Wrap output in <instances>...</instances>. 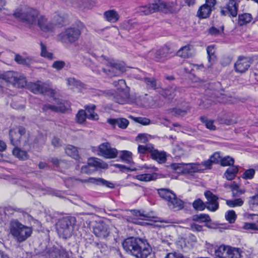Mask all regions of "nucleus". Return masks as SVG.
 Listing matches in <instances>:
<instances>
[{"label":"nucleus","instance_id":"52","mask_svg":"<svg viewBox=\"0 0 258 258\" xmlns=\"http://www.w3.org/2000/svg\"><path fill=\"white\" fill-rule=\"evenodd\" d=\"M229 258H241V252L238 248L230 247Z\"/></svg>","mask_w":258,"mask_h":258},{"label":"nucleus","instance_id":"31","mask_svg":"<svg viewBox=\"0 0 258 258\" xmlns=\"http://www.w3.org/2000/svg\"><path fill=\"white\" fill-rule=\"evenodd\" d=\"M133 178L141 181L148 182L156 179L155 174L144 173L133 176Z\"/></svg>","mask_w":258,"mask_h":258},{"label":"nucleus","instance_id":"13","mask_svg":"<svg viewBox=\"0 0 258 258\" xmlns=\"http://www.w3.org/2000/svg\"><path fill=\"white\" fill-rule=\"evenodd\" d=\"M152 248L146 240L141 239L134 255L136 258H147L151 253Z\"/></svg>","mask_w":258,"mask_h":258},{"label":"nucleus","instance_id":"9","mask_svg":"<svg viewBox=\"0 0 258 258\" xmlns=\"http://www.w3.org/2000/svg\"><path fill=\"white\" fill-rule=\"evenodd\" d=\"M83 25L78 22L66 30V40L73 42L77 40L81 35Z\"/></svg>","mask_w":258,"mask_h":258},{"label":"nucleus","instance_id":"55","mask_svg":"<svg viewBox=\"0 0 258 258\" xmlns=\"http://www.w3.org/2000/svg\"><path fill=\"white\" fill-rule=\"evenodd\" d=\"M243 228L245 230L257 231L258 230L257 225L253 223H245Z\"/></svg>","mask_w":258,"mask_h":258},{"label":"nucleus","instance_id":"56","mask_svg":"<svg viewBox=\"0 0 258 258\" xmlns=\"http://www.w3.org/2000/svg\"><path fill=\"white\" fill-rule=\"evenodd\" d=\"M223 31V27H221L219 29L216 28L214 27H212L209 30V33L213 36H217L221 33H222Z\"/></svg>","mask_w":258,"mask_h":258},{"label":"nucleus","instance_id":"38","mask_svg":"<svg viewBox=\"0 0 258 258\" xmlns=\"http://www.w3.org/2000/svg\"><path fill=\"white\" fill-rule=\"evenodd\" d=\"M75 223L76 218L74 217H66V229H68L70 232H72L74 230Z\"/></svg>","mask_w":258,"mask_h":258},{"label":"nucleus","instance_id":"10","mask_svg":"<svg viewBox=\"0 0 258 258\" xmlns=\"http://www.w3.org/2000/svg\"><path fill=\"white\" fill-rule=\"evenodd\" d=\"M28 89L34 94H44L48 93L50 96L55 99L54 91L51 89L45 87L43 83L40 81L36 82H30L28 84Z\"/></svg>","mask_w":258,"mask_h":258},{"label":"nucleus","instance_id":"1","mask_svg":"<svg viewBox=\"0 0 258 258\" xmlns=\"http://www.w3.org/2000/svg\"><path fill=\"white\" fill-rule=\"evenodd\" d=\"M9 233L18 242L21 243L32 233V228L21 223L18 219H12L9 222Z\"/></svg>","mask_w":258,"mask_h":258},{"label":"nucleus","instance_id":"64","mask_svg":"<svg viewBox=\"0 0 258 258\" xmlns=\"http://www.w3.org/2000/svg\"><path fill=\"white\" fill-rule=\"evenodd\" d=\"M125 29L128 30H131L134 28L138 29V25L135 22H133V21H130L125 24Z\"/></svg>","mask_w":258,"mask_h":258},{"label":"nucleus","instance_id":"11","mask_svg":"<svg viewBox=\"0 0 258 258\" xmlns=\"http://www.w3.org/2000/svg\"><path fill=\"white\" fill-rule=\"evenodd\" d=\"M89 166L94 167L96 169L98 170L100 169H106L108 168V165L106 162L99 158L96 157L90 158L88 160V165L82 167L81 172L87 174L90 173Z\"/></svg>","mask_w":258,"mask_h":258},{"label":"nucleus","instance_id":"4","mask_svg":"<svg viewBox=\"0 0 258 258\" xmlns=\"http://www.w3.org/2000/svg\"><path fill=\"white\" fill-rule=\"evenodd\" d=\"M113 85L117 87V91L113 94V99L119 104H123L126 103L130 97L129 90L127 88L125 81L119 80L114 81Z\"/></svg>","mask_w":258,"mask_h":258},{"label":"nucleus","instance_id":"53","mask_svg":"<svg viewBox=\"0 0 258 258\" xmlns=\"http://www.w3.org/2000/svg\"><path fill=\"white\" fill-rule=\"evenodd\" d=\"M234 163L233 158L230 156H226L221 160V165L222 166H228L233 165Z\"/></svg>","mask_w":258,"mask_h":258},{"label":"nucleus","instance_id":"17","mask_svg":"<svg viewBox=\"0 0 258 258\" xmlns=\"http://www.w3.org/2000/svg\"><path fill=\"white\" fill-rule=\"evenodd\" d=\"M93 233L97 237L105 238L109 233L108 226L103 222L97 223L93 228Z\"/></svg>","mask_w":258,"mask_h":258},{"label":"nucleus","instance_id":"49","mask_svg":"<svg viewBox=\"0 0 258 258\" xmlns=\"http://www.w3.org/2000/svg\"><path fill=\"white\" fill-rule=\"evenodd\" d=\"M185 164L183 163H173L170 165V168L175 172L178 173H184Z\"/></svg>","mask_w":258,"mask_h":258},{"label":"nucleus","instance_id":"48","mask_svg":"<svg viewBox=\"0 0 258 258\" xmlns=\"http://www.w3.org/2000/svg\"><path fill=\"white\" fill-rule=\"evenodd\" d=\"M192 206L196 210L202 211L205 209L206 204L201 199H198L193 202Z\"/></svg>","mask_w":258,"mask_h":258},{"label":"nucleus","instance_id":"34","mask_svg":"<svg viewBox=\"0 0 258 258\" xmlns=\"http://www.w3.org/2000/svg\"><path fill=\"white\" fill-rule=\"evenodd\" d=\"M252 20V17L249 13H244L239 15L238 16V23L240 25H243L250 23Z\"/></svg>","mask_w":258,"mask_h":258},{"label":"nucleus","instance_id":"39","mask_svg":"<svg viewBox=\"0 0 258 258\" xmlns=\"http://www.w3.org/2000/svg\"><path fill=\"white\" fill-rule=\"evenodd\" d=\"M200 120L205 125L208 129L211 131H215L216 130V127L214 124V120L209 119L205 116L201 117Z\"/></svg>","mask_w":258,"mask_h":258},{"label":"nucleus","instance_id":"54","mask_svg":"<svg viewBox=\"0 0 258 258\" xmlns=\"http://www.w3.org/2000/svg\"><path fill=\"white\" fill-rule=\"evenodd\" d=\"M76 117L78 122L80 123H83L87 118V114L85 111L84 110L79 111L78 113L76 115Z\"/></svg>","mask_w":258,"mask_h":258},{"label":"nucleus","instance_id":"42","mask_svg":"<svg viewBox=\"0 0 258 258\" xmlns=\"http://www.w3.org/2000/svg\"><path fill=\"white\" fill-rule=\"evenodd\" d=\"M226 220L228 221L229 223H234L236 219L237 215L233 210H228L225 214Z\"/></svg>","mask_w":258,"mask_h":258},{"label":"nucleus","instance_id":"18","mask_svg":"<svg viewBox=\"0 0 258 258\" xmlns=\"http://www.w3.org/2000/svg\"><path fill=\"white\" fill-rule=\"evenodd\" d=\"M172 52L173 51L169 46L165 45L156 51L154 59L157 61H164L167 59L168 55Z\"/></svg>","mask_w":258,"mask_h":258},{"label":"nucleus","instance_id":"21","mask_svg":"<svg viewBox=\"0 0 258 258\" xmlns=\"http://www.w3.org/2000/svg\"><path fill=\"white\" fill-rule=\"evenodd\" d=\"M132 213L134 216V218L127 219V220L137 224H141V222L139 221V220H148L149 218L148 214H145L143 212L140 211L133 210Z\"/></svg>","mask_w":258,"mask_h":258},{"label":"nucleus","instance_id":"50","mask_svg":"<svg viewBox=\"0 0 258 258\" xmlns=\"http://www.w3.org/2000/svg\"><path fill=\"white\" fill-rule=\"evenodd\" d=\"M144 82L148 89H155L156 88V81L153 78H145Z\"/></svg>","mask_w":258,"mask_h":258},{"label":"nucleus","instance_id":"36","mask_svg":"<svg viewBox=\"0 0 258 258\" xmlns=\"http://www.w3.org/2000/svg\"><path fill=\"white\" fill-rule=\"evenodd\" d=\"M75 3L79 7H84L88 8H91L95 4L94 0H76Z\"/></svg>","mask_w":258,"mask_h":258},{"label":"nucleus","instance_id":"24","mask_svg":"<svg viewBox=\"0 0 258 258\" xmlns=\"http://www.w3.org/2000/svg\"><path fill=\"white\" fill-rule=\"evenodd\" d=\"M85 182L102 185L106 187L113 188L114 187V184L101 178L90 177L88 179L84 180Z\"/></svg>","mask_w":258,"mask_h":258},{"label":"nucleus","instance_id":"30","mask_svg":"<svg viewBox=\"0 0 258 258\" xmlns=\"http://www.w3.org/2000/svg\"><path fill=\"white\" fill-rule=\"evenodd\" d=\"M203 170L201 165L196 163L185 164L184 173L199 172Z\"/></svg>","mask_w":258,"mask_h":258},{"label":"nucleus","instance_id":"47","mask_svg":"<svg viewBox=\"0 0 258 258\" xmlns=\"http://www.w3.org/2000/svg\"><path fill=\"white\" fill-rule=\"evenodd\" d=\"M205 196L208 201L206 204L218 203L217 202L218 199L217 197L213 194L211 191H206L205 192Z\"/></svg>","mask_w":258,"mask_h":258},{"label":"nucleus","instance_id":"60","mask_svg":"<svg viewBox=\"0 0 258 258\" xmlns=\"http://www.w3.org/2000/svg\"><path fill=\"white\" fill-rule=\"evenodd\" d=\"M210 159L213 163H217L219 162H221V160L222 159L220 157V154L218 152L214 153L211 156H210Z\"/></svg>","mask_w":258,"mask_h":258},{"label":"nucleus","instance_id":"20","mask_svg":"<svg viewBox=\"0 0 258 258\" xmlns=\"http://www.w3.org/2000/svg\"><path fill=\"white\" fill-rule=\"evenodd\" d=\"M194 55V47L190 44L181 47L176 52L177 56L184 58L192 57Z\"/></svg>","mask_w":258,"mask_h":258},{"label":"nucleus","instance_id":"37","mask_svg":"<svg viewBox=\"0 0 258 258\" xmlns=\"http://www.w3.org/2000/svg\"><path fill=\"white\" fill-rule=\"evenodd\" d=\"M192 219L193 221L200 223L209 222L211 220L209 216L206 214L195 215L192 216Z\"/></svg>","mask_w":258,"mask_h":258},{"label":"nucleus","instance_id":"3","mask_svg":"<svg viewBox=\"0 0 258 258\" xmlns=\"http://www.w3.org/2000/svg\"><path fill=\"white\" fill-rule=\"evenodd\" d=\"M159 196L167 202L169 208L174 210H179L183 208V203L178 199L176 195L170 190L161 188L158 190Z\"/></svg>","mask_w":258,"mask_h":258},{"label":"nucleus","instance_id":"51","mask_svg":"<svg viewBox=\"0 0 258 258\" xmlns=\"http://www.w3.org/2000/svg\"><path fill=\"white\" fill-rule=\"evenodd\" d=\"M63 222L62 220L59 221L56 224V228L59 236L64 239V228Z\"/></svg>","mask_w":258,"mask_h":258},{"label":"nucleus","instance_id":"35","mask_svg":"<svg viewBox=\"0 0 258 258\" xmlns=\"http://www.w3.org/2000/svg\"><path fill=\"white\" fill-rule=\"evenodd\" d=\"M41 46V53L40 55L44 58L49 60L53 59V54L52 52H48L47 50V47L42 42L40 43Z\"/></svg>","mask_w":258,"mask_h":258},{"label":"nucleus","instance_id":"59","mask_svg":"<svg viewBox=\"0 0 258 258\" xmlns=\"http://www.w3.org/2000/svg\"><path fill=\"white\" fill-rule=\"evenodd\" d=\"M49 256L50 258H61L59 250L56 248H53L49 251Z\"/></svg>","mask_w":258,"mask_h":258},{"label":"nucleus","instance_id":"40","mask_svg":"<svg viewBox=\"0 0 258 258\" xmlns=\"http://www.w3.org/2000/svg\"><path fill=\"white\" fill-rule=\"evenodd\" d=\"M66 154L75 159L79 157L77 148L72 145H68L66 148Z\"/></svg>","mask_w":258,"mask_h":258},{"label":"nucleus","instance_id":"23","mask_svg":"<svg viewBox=\"0 0 258 258\" xmlns=\"http://www.w3.org/2000/svg\"><path fill=\"white\" fill-rule=\"evenodd\" d=\"M151 156L153 160H156L159 163H164L166 161V152L154 149V147L151 152Z\"/></svg>","mask_w":258,"mask_h":258},{"label":"nucleus","instance_id":"28","mask_svg":"<svg viewBox=\"0 0 258 258\" xmlns=\"http://www.w3.org/2000/svg\"><path fill=\"white\" fill-rule=\"evenodd\" d=\"M9 137L11 144L15 147H18L21 142V137L19 136L17 132L14 130H11L9 132Z\"/></svg>","mask_w":258,"mask_h":258},{"label":"nucleus","instance_id":"29","mask_svg":"<svg viewBox=\"0 0 258 258\" xmlns=\"http://www.w3.org/2000/svg\"><path fill=\"white\" fill-rule=\"evenodd\" d=\"M96 106L94 105H91L85 107L87 118L90 120H97L98 119V115L94 112Z\"/></svg>","mask_w":258,"mask_h":258},{"label":"nucleus","instance_id":"25","mask_svg":"<svg viewBox=\"0 0 258 258\" xmlns=\"http://www.w3.org/2000/svg\"><path fill=\"white\" fill-rule=\"evenodd\" d=\"M107 122L113 126L117 125L119 127L122 129L126 128L129 123L128 121L126 119L123 118L117 119H108L107 120Z\"/></svg>","mask_w":258,"mask_h":258},{"label":"nucleus","instance_id":"58","mask_svg":"<svg viewBox=\"0 0 258 258\" xmlns=\"http://www.w3.org/2000/svg\"><path fill=\"white\" fill-rule=\"evenodd\" d=\"M255 173V171L253 169L246 170L243 174L242 177L244 179H251L253 178Z\"/></svg>","mask_w":258,"mask_h":258},{"label":"nucleus","instance_id":"61","mask_svg":"<svg viewBox=\"0 0 258 258\" xmlns=\"http://www.w3.org/2000/svg\"><path fill=\"white\" fill-rule=\"evenodd\" d=\"M15 60L19 64L27 65V60L19 54H16Z\"/></svg>","mask_w":258,"mask_h":258},{"label":"nucleus","instance_id":"7","mask_svg":"<svg viewBox=\"0 0 258 258\" xmlns=\"http://www.w3.org/2000/svg\"><path fill=\"white\" fill-rule=\"evenodd\" d=\"M238 4L236 0H222L220 7L222 16L235 17L237 15Z\"/></svg>","mask_w":258,"mask_h":258},{"label":"nucleus","instance_id":"62","mask_svg":"<svg viewBox=\"0 0 258 258\" xmlns=\"http://www.w3.org/2000/svg\"><path fill=\"white\" fill-rule=\"evenodd\" d=\"M64 66V62L59 60L55 61L52 65V67L56 69L57 70H60L62 69Z\"/></svg>","mask_w":258,"mask_h":258},{"label":"nucleus","instance_id":"41","mask_svg":"<svg viewBox=\"0 0 258 258\" xmlns=\"http://www.w3.org/2000/svg\"><path fill=\"white\" fill-rule=\"evenodd\" d=\"M68 85L72 89L77 88L80 90L83 88V84L80 81L75 79L74 78H70L67 80Z\"/></svg>","mask_w":258,"mask_h":258},{"label":"nucleus","instance_id":"6","mask_svg":"<svg viewBox=\"0 0 258 258\" xmlns=\"http://www.w3.org/2000/svg\"><path fill=\"white\" fill-rule=\"evenodd\" d=\"M3 78L6 81L18 88H23L27 85V81L25 76L17 72H7L4 74Z\"/></svg>","mask_w":258,"mask_h":258},{"label":"nucleus","instance_id":"26","mask_svg":"<svg viewBox=\"0 0 258 258\" xmlns=\"http://www.w3.org/2000/svg\"><path fill=\"white\" fill-rule=\"evenodd\" d=\"M104 16L105 20L110 23H115L119 18L118 14L114 10L106 11L104 13Z\"/></svg>","mask_w":258,"mask_h":258},{"label":"nucleus","instance_id":"19","mask_svg":"<svg viewBox=\"0 0 258 258\" xmlns=\"http://www.w3.org/2000/svg\"><path fill=\"white\" fill-rule=\"evenodd\" d=\"M37 25L40 29L45 32H50L53 30V25L52 22L48 21V19L44 16H40L37 19Z\"/></svg>","mask_w":258,"mask_h":258},{"label":"nucleus","instance_id":"14","mask_svg":"<svg viewBox=\"0 0 258 258\" xmlns=\"http://www.w3.org/2000/svg\"><path fill=\"white\" fill-rule=\"evenodd\" d=\"M98 155L108 159L115 158L117 155V150L111 148L108 143H104L100 145L98 147Z\"/></svg>","mask_w":258,"mask_h":258},{"label":"nucleus","instance_id":"63","mask_svg":"<svg viewBox=\"0 0 258 258\" xmlns=\"http://www.w3.org/2000/svg\"><path fill=\"white\" fill-rule=\"evenodd\" d=\"M42 109L44 111H47L48 109H50L53 111H55L56 112H57L60 110L58 107L50 104L44 105L42 108Z\"/></svg>","mask_w":258,"mask_h":258},{"label":"nucleus","instance_id":"46","mask_svg":"<svg viewBox=\"0 0 258 258\" xmlns=\"http://www.w3.org/2000/svg\"><path fill=\"white\" fill-rule=\"evenodd\" d=\"M153 149V145L151 144H148L146 145H139L138 146V152L141 154H145L148 152L151 153Z\"/></svg>","mask_w":258,"mask_h":258},{"label":"nucleus","instance_id":"45","mask_svg":"<svg viewBox=\"0 0 258 258\" xmlns=\"http://www.w3.org/2000/svg\"><path fill=\"white\" fill-rule=\"evenodd\" d=\"M208 54V60L210 63L212 64L215 61L216 57L215 55V48L214 45H210L207 48Z\"/></svg>","mask_w":258,"mask_h":258},{"label":"nucleus","instance_id":"27","mask_svg":"<svg viewBox=\"0 0 258 258\" xmlns=\"http://www.w3.org/2000/svg\"><path fill=\"white\" fill-rule=\"evenodd\" d=\"M13 154L16 158L22 161L27 160L29 158V155L27 151L23 150L18 147H15L13 149Z\"/></svg>","mask_w":258,"mask_h":258},{"label":"nucleus","instance_id":"15","mask_svg":"<svg viewBox=\"0 0 258 258\" xmlns=\"http://www.w3.org/2000/svg\"><path fill=\"white\" fill-rule=\"evenodd\" d=\"M141 238L129 237L122 242L123 249L129 254L134 256Z\"/></svg>","mask_w":258,"mask_h":258},{"label":"nucleus","instance_id":"33","mask_svg":"<svg viewBox=\"0 0 258 258\" xmlns=\"http://www.w3.org/2000/svg\"><path fill=\"white\" fill-rule=\"evenodd\" d=\"M238 171V169L237 167L232 166L227 169L224 175L227 180H231L235 177Z\"/></svg>","mask_w":258,"mask_h":258},{"label":"nucleus","instance_id":"57","mask_svg":"<svg viewBox=\"0 0 258 258\" xmlns=\"http://www.w3.org/2000/svg\"><path fill=\"white\" fill-rule=\"evenodd\" d=\"M149 137H150V136H149L147 134H139L137 137L136 140L139 143H146L147 142H148L149 140Z\"/></svg>","mask_w":258,"mask_h":258},{"label":"nucleus","instance_id":"5","mask_svg":"<svg viewBox=\"0 0 258 258\" xmlns=\"http://www.w3.org/2000/svg\"><path fill=\"white\" fill-rule=\"evenodd\" d=\"M168 9V6L166 3L160 0H155L152 4L139 7L137 12L141 15H147L158 11L166 12Z\"/></svg>","mask_w":258,"mask_h":258},{"label":"nucleus","instance_id":"16","mask_svg":"<svg viewBox=\"0 0 258 258\" xmlns=\"http://www.w3.org/2000/svg\"><path fill=\"white\" fill-rule=\"evenodd\" d=\"M250 64V58L239 56L234 64L235 72L238 73H245L248 69Z\"/></svg>","mask_w":258,"mask_h":258},{"label":"nucleus","instance_id":"43","mask_svg":"<svg viewBox=\"0 0 258 258\" xmlns=\"http://www.w3.org/2000/svg\"><path fill=\"white\" fill-rule=\"evenodd\" d=\"M120 158L126 163H131L132 160V154L128 151H122L119 155Z\"/></svg>","mask_w":258,"mask_h":258},{"label":"nucleus","instance_id":"12","mask_svg":"<svg viewBox=\"0 0 258 258\" xmlns=\"http://www.w3.org/2000/svg\"><path fill=\"white\" fill-rule=\"evenodd\" d=\"M216 4V0H206L205 4L203 5L198 10L197 16L201 19L208 18L212 11L215 9Z\"/></svg>","mask_w":258,"mask_h":258},{"label":"nucleus","instance_id":"32","mask_svg":"<svg viewBox=\"0 0 258 258\" xmlns=\"http://www.w3.org/2000/svg\"><path fill=\"white\" fill-rule=\"evenodd\" d=\"M52 23L53 25V29L55 27L61 28L64 26V20L63 15L56 14L52 20Z\"/></svg>","mask_w":258,"mask_h":258},{"label":"nucleus","instance_id":"22","mask_svg":"<svg viewBox=\"0 0 258 258\" xmlns=\"http://www.w3.org/2000/svg\"><path fill=\"white\" fill-rule=\"evenodd\" d=\"M230 246L221 245L215 249V258H229Z\"/></svg>","mask_w":258,"mask_h":258},{"label":"nucleus","instance_id":"44","mask_svg":"<svg viewBox=\"0 0 258 258\" xmlns=\"http://www.w3.org/2000/svg\"><path fill=\"white\" fill-rule=\"evenodd\" d=\"M243 201L241 199L226 200V203L229 207H236L241 206L243 204Z\"/></svg>","mask_w":258,"mask_h":258},{"label":"nucleus","instance_id":"8","mask_svg":"<svg viewBox=\"0 0 258 258\" xmlns=\"http://www.w3.org/2000/svg\"><path fill=\"white\" fill-rule=\"evenodd\" d=\"M105 64L108 69L102 68V70L106 75L110 77L119 76L121 73L126 71L123 63L116 62L114 60H106Z\"/></svg>","mask_w":258,"mask_h":258},{"label":"nucleus","instance_id":"2","mask_svg":"<svg viewBox=\"0 0 258 258\" xmlns=\"http://www.w3.org/2000/svg\"><path fill=\"white\" fill-rule=\"evenodd\" d=\"M39 15L37 10L27 6H21L16 9L13 16L19 21L30 25L36 24Z\"/></svg>","mask_w":258,"mask_h":258}]
</instances>
